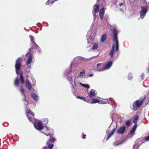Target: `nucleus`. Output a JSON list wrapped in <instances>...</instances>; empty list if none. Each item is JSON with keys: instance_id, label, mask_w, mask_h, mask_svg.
<instances>
[{"instance_id": "15", "label": "nucleus", "mask_w": 149, "mask_h": 149, "mask_svg": "<svg viewBox=\"0 0 149 149\" xmlns=\"http://www.w3.org/2000/svg\"><path fill=\"white\" fill-rule=\"evenodd\" d=\"M104 8H101L99 11V16L101 20L103 18L104 15Z\"/></svg>"}, {"instance_id": "31", "label": "nucleus", "mask_w": 149, "mask_h": 149, "mask_svg": "<svg viewBox=\"0 0 149 149\" xmlns=\"http://www.w3.org/2000/svg\"><path fill=\"white\" fill-rule=\"evenodd\" d=\"M125 125L127 126H129L130 125V122L128 120L125 123Z\"/></svg>"}, {"instance_id": "9", "label": "nucleus", "mask_w": 149, "mask_h": 149, "mask_svg": "<svg viewBox=\"0 0 149 149\" xmlns=\"http://www.w3.org/2000/svg\"><path fill=\"white\" fill-rule=\"evenodd\" d=\"M92 12L93 15L95 17L96 16V13L99 12V5L97 4H95L93 6Z\"/></svg>"}, {"instance_id": "23", "label": "nucleus", "mask_w": 149, "mask_h": 149, "mask_svg": "<svg viewBox=\"0 0 149 149\" xmlns=\"http://www.w3.org/2000/svg\"><path fill=\"white\" fill-rule=\"evenodd\" d=\"M92 100L91 102L92 104L99 103L100 101V100L92 98Z\"/></svg>"}, {"instance_id": "10", "label": "nucleus", "mask_w": 149, "mask_h": 149, "mask_svg": "<svg viewBox=\"0 0 149 149\" xmlns=\"http://www.w3.org/2000/svg\"><path fill=\"white\" fill-rule=\"evenodd\" d=\"M126 130V127L123 126L119 127L117 130V133L118 134H123L125 132Z\"/></svg>"}, {"instance_id": "30", "label": "nucleus", "mask_w": 149, "mask_h": 149, "mask_svg": "<svg viewBox=\"0 0 149 149\" xmlns=\"http://www.w3.org/2000/svg\"><path fill=\"white\" fill-rule=\"evenodd\" d=\"M29 37L30 38V40H31V41L32 42V43H34L35 42L34 41V38H33V37L32 36H31V35H30L29 36Z\"/></svg>"}, {"instance_id": "21", "label": "nucleus", "mask_w": 149, "mask_h": 149, "mask_svg": "<svg viewBox=\"0 0 149 149\" xmlns=\"http://www.w3.org/2000/svg\"><path fill=\"white\" fill-rule=\"evenodd\" d=\"M23 73L22 72L20 73V80L21 81L22 83L23 84H24L25 83L24 80V77L23 76Z\"/></svg>"}, {"instance_id": "46", "label": "nucleus", "mask_w": 149, "mask_h": 149, "mask_svg": "<svg viewBox=\"0 0 149 149\" xmlns=\"http://www.w3.org/2000/svg\"><path fill=\"white\" fill-rule=\"evenodd\" d=\"M84 99H82V100H83V101H86V100L85 99V98L84 97Z\"/></svg>"}, {"instance_id": "40", "label": "nucleus", "mask_w": 149, "mask_h": 149, "mask_svg": "<svg viewBox=\"0 0 149 149\" xmlns=\"http://www.w3.org/2000/svg\"><path fill=\"white\" fill-rule=\"evenodd\" d=\"M13 137H14L15 138H16L17 140H18V138H19L18 136L17 135H15Z\"/></svg>"}, {"instance_id": "50", "label": "nucleus", "mask_w": 149, "mask_h": 149, "mask_svg": "<svg viewBox=\"0 0 149 149\" xmlns=\"http://www.w3.org/2000/svg\"><path fill=\"white\" fill-rule=\"evenodd\" d=\"M43 148H44V149H46V148H47V147H46V146H45V147H43Z\"/></svg>"}, {"instance_id": "17", "label": "nucleus", "mask_w": 149, "mask_h": 149, "mask_svg": "<svg viewBox=\"0 0 149 149\" xmlns=\"http://www.w3.org/2000/svg\"><path fill=\"white\" fill-rule=\"evenodd\" d=\"M97 95L95 91L93 89H91L89 92L88 96L90 97H95Z\"/></svg>"}, {"instance_id": "6", "label": "nucleus", "mask_w": 149, "mask_h": 149, "mask_svg": "<svg viewBox=\"0 0 149 149\" xmlns=\"http://www.w3.org/2000/svg\"><path fill=\"white\" fill-rule=\"evenodd\" d=\"M112 33L114 35L113 37L114 40L116 42V51H118L119 49L118 42V40L117 32L116 28H114L113 29Z\"/></svg>"}, {"instance_id": "1", "label": "nucleus", "mask_w": 149, "mask_h": 149, "mask_svg": "<svg viewBox=\"0 0 149 149\" xmlns=\"http://www.w3.org/2000/svg\"><path fill=\"white\" fill-rule=\"evenodd\" d=\"M146 97V96L144 95L139 99L134 102L133 104V108L134 110L136 111L139 108L142 104Z\"/></svg>"}, {"instance_id": "39", "label": "nucleus", "mask_w": 149, "mask_h": 149, "mask_svg": "<svg viewBox=\"0 0 149 149\" xmlns=\"http://www.w3.org/2000/svg\"><path fill=\"white\" fill-rule=\"evenodd\" d=\"M145 141H149V136L146 137V138H145Z\"/></svg>"}, {"instance_id": "43", "label": "nucleus", "mask_w": 149, "mask_h": 149, "mask_svg": "<svg viewBox=\"0 0 149 149\" xmlns=\"http://www.w3.org/2000/svg\"><path fill=\"white\" fill-rule=\"evenodd\" d=\"M101 64L100 63H98L97 65V68H99V66L101 65Z\"/></svg>"}, {"instance_id": "32", "label": "nucleus", "mask_w": 149, "mask_h": 149, "mask_svg": "<svg viewBox=\"0 0 149 149\" xmlns=\"http://www.w3.org/2000/svg\"><path fill=\"white\" fill-rule=\"evenodd\" d=\"M98 47V45L96 44H94L93 45V49H96Z\"/></svg>"}, {"instance_id": "24", "label": "nucleus", "mask_w": 149, "mask_h": 149, "mask_svg": "<svg viewBox=\"0 0 149 149\" xmlns=\"http://www.w3.org/2000/svg\"><path fill=\"white\" fill-rule=\"evenodd\" d=\"M85 74V71L84 70H83V71L82 72H81L79 74V76L81 77H83L84 75Z\"/></svg>"}, {"instance_id": "37", "label": "nucleus", "mask_w": 149, "mask_h": 149, "mask_svg": "<svg viewBox=\"0 0 149 149\" xmlns=\"http://www.w3.org/2000/svg\"><path fill=\"white\" fill-rule=\"evenodd\" d=\"M111 136H112V135H111L110 134H109L108 135L107 138V140H108L110 138Z\"/></svg>"}, {"instance_id": "29", "label": "nucleus", "mask_w": 149, "mask_h": 149, "mask_svg": "<svg viewBox=\"0 0 149 149\" xmlns=\"http://www.w3.org/2000/svg\"><path fill=\"white\" fill-rule=\"evenodd\" d=\"M43 130H44L45 131H43V132H45V131H47L48 130H49L50 129V128H49L48 127H43Z\"/></svg>"}, {"instance_id": "16", "label": "nucleus", "mask_w": 149, "mask_h": 149, "mask_svg": "<svg viewBox=\"0 0 149 149\" xmlns=\"http://www.w3.org/2000/svg\"><path fill=\"white\" fill-rule=\"evenodd\" d=\"M25 84L28 90L29 91H31L32 88V85L30 83L28 79H26V80Z\"/></svg>"}, {"instance_id": "27", "label": "nucleus", "mask_w": 149, "mask_h": 149, "mask_svg": "<svg viewBox=\"0 0 149 149\" xmlns=\"http://www.w3.org/2000/svg\"><path fill=\"white\" fill-rule=\"evenodd\" d=\"M122 143V142H121L120 141H117L114 143V145L115 146H117L120 144Z\"/></svg>"}, {"instance_id": "41", "label": "nucleus", "mask_w": 149, "mask_h": 149, "mask_svg": "<svg viewBox=\"0 0 149 149\" xmlns=\"http://www.w3.org/2000/svg\"><path fill=\"white\" fill-rule=\"evenodd\" d=\"M124 4H125V3L124 2H122V3H120L119 4V5L120 6H122V5H124Z\"/></svg>"}, {"instance_id": "38", "label": "nucleus", "mask_w": 149, "mask_h": 149, "mask_svg": "<svg viewBox=\"0 0 149 149\" xmlns=\"http://www.w3.org/2000/svg\"><path fill=\"white\" fill-rule=\"evenodd\" d=\"M30 66H29V67H28L26 69V71L27 72V73H28L29 72H30V71L29 70H28V68H29V70L30 69Z\"/></svg>"}, {"instance_id": "4", "label": "nucleus", "mask_w": 149, "mask_h": 149, "mask_svg": "<svg viewBox=\"0 0 149 149\" xmlns=\"http://www.w3.org/2000/svg\"><path fill=\"white\" fill-rule=\"evenodd\" d=\"M141 10L140 12V19H143L146 16L148 11V7L147 6H141Z\"/></svg>"}, {"instance_id": "13", "label": "nucleus", "mask_w": 149, "mask_h": 149, "mask_svg": "<svg viewBox=\"0 0 149 149\" xmlns=\"http://www.w3.org/2000/svg\"><path fill=\"white\" fill-rule=\"evenodd\" d=\"M27 116L29 120L31 121L32 119L34 118V113L32 112L31 110H29L28 112Z\"/></svg>"}, {"instance_id": "42", "label": "nucleus", "mask_w": 149, "mask_h": 149, "mask_svg": "<svg viewBox=\"0 0 149 149\" xmlns=\"http://www.w3.org/2000/svg\"><path fill=\"white\" fill-rule=\"evenodd\" d=\"M86 135H84L82 136V138H83V139H85L86 138Z\"/></svg>"}, {"instance_id": "44", "label": "nucleus", "mask_w": 149, "mask_h": 149, "mask_svg": "<svg viewBox=\"0 0 149 149\" xmlns=\"http://www.w3.org/2000/svg\"><path fill=\"white\" fill-rule=\"evenodd\" d=\"M49 0H48V1H47L46 3V5H48L49 4Z\"/></svg>"}, {"instance_id": "49", "label": "nucleus", "mask_w": 149, "mask_h": 149, "mask_svg": "<svg viewBox=\"0 0 149 149\" xmlns=\"http://www.w3.org/2000/svg\"><path fill=\"white\" fill-rule=\"evenodd\" d=\"M70 77H71L70 78H70L71 79H70V81L71 80V81L72 80V77L71 76Z\"/></svg>"}, {"instance_id": "25", "label": "nucleus", "mask_w": 149, "mask_h": 149, "mask_svg": "<svg viewBox=\"0 0 149 149\" xmlns=\"http://www.w3.org/2000/svg\"><path fill=\"white\" fill-rule=\"evenodd\" d=\"M41 133L44 134H45V135H46L47 136H49V137H50V138L51 139L52 137H53L52 136V134H51L50 133H48V134H47L45 133V132H41Z\"/></svg>"}, {"instance_id": "28", "label": "nucleus", "mask_w": 149, "mask_h": 149, "mask_svg": "<svg viewBox=\"0 0 149 149\" xmlns=\"http://www.w3.org/2000/svg\"><path fill=\"white\" fill-rule=\"evenodd\" d=\"M20 91L21 92V93L24 96H25V95L24 93V90L23 88L22 87L20 89Z\"/></svg>"}, {"instance_id": "8", "label": "nucleus", "mask_w": 149, "mask_h": 149, "mask_svg": "<svg viewBox=\"0 0 149 149\" xmlns=\"http://www.w3.org/2000/svg\"><path fill=\"white\" fill-rule=\"evenodd\" d=\"M35 128L38 130H41L43 128V124L42 122L38 121L34 123Z\"/></svg>"}, {"instance_id": "19", "label": "nucleus", "mask_w": 149, "mask_h": 149, "mask_svg": "<svg viewBox=\"0 0 149 149\" xmlns=\"http://www.w3.org/2000/svg\"><path fill=\"white\" fill-rule=\"evenodd\" d=\"M115 47V46L114 45H113L111 49V50L110 53L109 54V55L111 57H112L113 56V54L114 52V49Z\"/></svg>"}, {"instance_id": "20", "label": "nucleus", "mask_w": 149, "mask_h": 149, "mask_svg": "<svg viewBox=\"0 0 149 149\" xmlns=\"http://www.w3.org/2000/svg\"><path fill=\"white\" fill-rule=\"evenodd\" d=\"M107 38V35L106 34H103L102 36L100 41L102 42H103L105 41Z\"/></svg>"}, {"instance_id": "14", "label": "nucleus", "mask_w": 149, "mask_h": 149, "mask_svg": "<svg viewBox=\"0 0 149 149\" xmlns=\"http://www.w3.org/2000/svg\"><path fill=\"white\" fill-rule=\"evenodd\" d=\"M28 54H29V56L28 57L27 61H26V64L27 65L30 64L32 61V54L29 53L28 54H26V55H28Z\"/></svg>"}, {"instance_id": "45", "label": "nucleus", "mask_w": 149, "mask_h": 149, "mask_svg": "<svg viewBox=\"0 0 149 149\" xmlns=\"http://www.w3.org/2000/svg\"><path fill=\"white\" fill-rule=\"evenodd\" d=\"M24 96V99H22V100H23V101H26V98H25V96Z\"/></svg>"}, {"instance_id": "11", "label": "nucleus", "mask_w": 149, "mask_h": 149, "mask_svg": "<svg viewBox=\"0 0 149 149\" xmlns=\"http://www.w3.org/2000/svg\"><path fill=\"white\" fill-rule=\"evenodd\" d=\"M33 45H32V47L29 49V52L26 54H28L29 53H30L31 52V51L32 50L33 48L36 49H38V52L39 53H40L41 52V49L39 47L38 45H37L35 43V42H34V43H33Z\"/></svg>"}, {"instance_id": "47", "label": "nucleus", "mask_w": 149, "mask_h": 149, "mask_svg": "<svg viewBox=\"0 0 149 149\" xmlns=\"http://www.w3.org/2000/svg\"><path fill=\"white\" fill-rule=\"evenodd\" d=\"M26 102H27V103L26 104V105H27L29 104V103L28 101H26Z\"/></svg>"}, {"instance_id": "33", "label": "nucleus", "mask_w": 149, "mask_h": 149, "mask_svg": "<svg viewBox=\"0 0 149 149\" xmlns=\"http://www.w3.org/2000/svg\"><path fill=\"white\" fill-rule=\"evenodd\" d=\"M116 129L115 128L113 129L112 131L111 132V133H110L112 135H113L114 132H115L116 130Z\"/></svg>"}, {"instance_id": "3", "label": "nucleus", "mask_w": 149, "mask_h": 149, "mask_svg": "<svg viewBox=\"0 0 149 149\" xmlns=\"http://www.w3.org/2000/svg\"><path fill=\"white\" fill-rule=\"evenodd\" d=\"M22 61V60L20 58H18L16 61L15 67L16 72L17 75H19V70L21 68Z\"/></svg>"}, {"instance_id": "34", "label": "nucleus", "mask_w": 149, "mask_h": 149, "mask_svg": "<svg viewBox=\"0 0 149 149\" xmlns=\"http://www.w3.org/2000/svg\"><path fill=\"white\" fill-rule=\"evenodd\" d=\"M141 77L142 79H144V73H142L141 76Z\"/></svg>"}, {"instance_id": "18", "label": "nucleus", "mask_w": 149, "mask_h": 149, "mask_svg": "<svg viewBox=\"0 0 149 149\" xmlns=\"http://www.w3.org/2000/svg\"><path fill=\"white\" fill-rule=\"evenodd\" d=\"M32 98L36 101L38 100V95L35 93H32L31 94Z\"/></svg>"}, {"instance_id": "26", "label": "nucleus", "mask_w": 149, "mask_h": 149, "mask_svg": "<svg viewBox=\"0 0 149 149\" xmlns=\"http://www.w3.org/2000/svg\"><path fill=\"white\" fill-rule=\"evenodd\" d=\"M81 84L82 86L88 89L90 88L89 86L87 84Z\"/></svg>"}, {"instance_id": "7", "label": "nucleus", "mask_w": 149, "mask_h": 149, "mask_svg": "<svg viewBox=\"0 0 149 149\" xmlns=\"http://www.w3.org/2000/svg\"><path fill=\"white\" fill-rule=\"evenodd\" d=\"M55 141V138L53 137H52L51 139L49 138V139L47 140V144L49 148V149H52L54 146V144L50 143V142H51L52 143H54Z\"/></svg>"}, {"instance_id": "22", "label": "nucleus", "mask_w": 149, "mask_h": 149, "mask_svg": "<svg viewBox=\"0 0 149 149\" xmlns=\"http://www.w3.org/2000/svg\"><path fill=\"white\" fill-rule=\"evenodd\" d=\"M14 84L16 86H18L19 84V79L18 77L15 79Z\"/></svg>"}, {"instance_id": "2", "label": "nucleus", "mask_w": 149, "mask_h": 149, "mask_svg": "<svg viewBox=\"0 0 149 149\" xmlns=\"http://www.w3.org/2000/svg\"><path fill=\"white\" fill-rule=\"evenodd\" d=\"M139 116H136L134 118L133 123L134 124L132 129L131 130V138L135 134V132L137 127V122L138 120Z\"/></svg>"}, {"instance_id": "35", "label": "nucleus", "mask_w": 149, "mask_h": 149, "mask_svg": "<svg viewBox=\"0 0 149 149\" xmlns=\"http://www.w3.org/2000/svg\"><path fill=\"white\" fill-rule=\"evenodd\" d=\"M76 97L78 99H79L80 100H82V99H84V97H81L79 96H77Z\"/></svg>"}, {"instance_id": "36", "label": "nucleus", "mask_w": 149, "mask_h": 149, "mask_svg": "<svg viewBox=\"0 0 149 149\" xmlns=\"http://www.w3.org/2000/svg\"><path fill=\"white\" fill-rule=\"evenodd\" d=\"M111 136H112V135H111L110 134H109L108 135L107 138V140H108L110 138Z\"/></svg>"}, {"instance_id": "5", "label": "nucleus", "mask_w": 149, "mask_h": 149, "mask_svg": "<svg viewBox=\"0 0 149 149\" xmlns=\"http://www.w3.org/2000/svg\"><path fill=\"white\" fill-rule=\"evenodd\" d=\"M137 143L134 146L133 149H139L140 146L145 141V138L143 137L138 139L137 140Z\"/></svg>"}, {"instance_id": "12", "label": "nucleus", "mask_w": 149, "mask_h": 149, "mask_svg": "<svg viewBox=\"0 0 149 149\" xmlns=\"http://www.w3.org/2000/svg\"><path fill=\"white\" fill-rule=\"evenodd\" d=\"M112 64V62L110 61L108 62L105 66L101 68V70H99V71H101L104 70H107L111 66Z\"/></svg>"}, {"instance_id": "48", "label": "nucleus", "mask_w": 149, "mask_h": 149, "mask_svg": "<svg viewBox=\"0 0 149 149\" xmlns=\"http://www.w3.org/2000/svg\"><path fill=\"white\" fill-rule=\"evenodd\" d=\"M93 75V74H90L89 75V77H92Z\"/></svg>"}]
</instances>
